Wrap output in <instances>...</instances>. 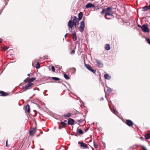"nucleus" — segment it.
Segmentation results:
<instances>
[{"mask_svg":"<svg viewBox=\"0 0 150 150\" xmlns=\"http://www.w3.org/2000/svg\"><path fill=\"white\" fill-rule=\"evenodd\" d=\"M79 23L78 21V18L75 16L74 17L73 20H70L68 22V25L69 28L71 29L73 27V25H74L76 28H77L78 26Z\"/></svg>","mask_w":150,"mask_h":150,"instance_id":"obj_1","label":"nucleus"},{"mask_svg":"<svg viewBox=\"0 0 150 150\" xmlns=\"http://www.w3.org/2000/svg\"><path fill=\"white\" fill-rule=\"evenodd\" d=\"M85 27L84 25V21H82L80 23V26L79 27V30L81 32H83Z\"/></svg>","mask_w":150,"mask_h":150,"instance_id":"obj_2","label":"nucleus"},{"mask_svg":"<svg viewBox=\"0 0 150 150\" xmlns=\"http://www.w3.org/2000/svg\"><path fill=\"white\" fill-rule=\"evenodd\" d=\"M110 10L106 11L105 13V17L107 19H110V18L107 17V16H111L113 14L112 12Z\"/></svg>","mask_w":150,"mask_h":150,"instance_id":"obj_3","label":"nucleus"},{"mask_svg":"<svg viewBox=\"0 0 150 150\" xmlns=\"http://www.w3.org/2000/svg\"><path fill=\"white\" fill-rule=\"evenodd\" d=\"M142 31L144 33H149V30L147 26L145 24L142 25Z\"/></svg>","mask_w":150,"mask_h":150,"instance_id":"obj_4","label":"nucleus"},{"mask_svg":"<svg viewBox=\"0 0 150 150\" xmlns=\"http://www.w3.org/2000/svg\"><path fill=\"white\" fill-rule=\"evenodd\" d=\"M79 144H80V147H83V149H88V146L87 144L83 142H79Z\"/></svg>","mask_w":150,"mask_h":150,"instance_id":"obj_5","label":"nucleus"},{"mask_svg":"<svg viewBox=\"0 0 150 150\" xmlns=\"http://www.w3.org/2000/svg\"><path fill=\"white\" fill-rule=\"evenodd\" d=\"M33 83H28L25 86H23V89L24 91H26L29 89V88L31 86L33 85Z\"/></svg>","mask_w":150,"mask_h":150,"instance_id":"obj_6","label":"nucleus"},{"mask_svg":"<svg viewBox=\"0 0 150 150\" xmlns=\"http://www.w3.org/2000/svg\"><path fill=\"white\" fill-rule=\"evenodd\" d=\"M36 131V129L33 127L30 129L29 131V134L31 135H33L35 134Z\"/></svg>","mask_w":150,"mask_h":150,"instance_id":"obj_7","label":"nucleus"},{"mask_svg":"<svg viewBox=\"0 0 150 150\" xmlns=\"http://www.w3.org/2000/svg\"><path fill=\"white\" fill-rule=\"evenodd\" d=\"M85 66L86 67L89 71H91L93 73H95L96 71L92 69L91 67L88 65L86 64Z\"/></svg>","mask_w":150,"mask_h":150,"instance_id":"obj_8","label":"nucleus"},{"mask_svg":"<svg viewBox=\"0 0 150 150\" xmlns=\"http://www.w3.org/2000/svg\"><path fill=\"white\" fill-rule=\"evenodd\" d=\"M74 120L71 118H69L68 119V124L69 125H73L74 124Z\"/></svg>","mask_w":150,"mask_h":150,"instance_id":"obj_9","label":"nucleus"},{"mask_svg":"<svg viewBox=\"0 0 150 150\" xmlns=\"http://www.w3.org/2000/svg\"><path fill=\"white\" fill-rule=\"evenodd\" d=\"M126 123L129 126H131L133 125V123L132 121L130 120H127Z\"/></svg>","mask_w":150,"mask_h":150,"instance_id":"obj_10","label":"nucleus"},{"mask_svg":"<svg viewBox=\"0 0 150 150\" xmlns=\"http://www.w3.org/2000/svg\"><path fill=\"white\" fill-rule=\"evenodd\" d=\"M86 8H87L91 7H94V6L91 3H88L86 5Z\"/></svg>","mask_w":150,"mask_h":150,"instance_id":"obj_11","label":"nucleus"},{"mask_svg":"<svg viewBox=\"0 0 150 150\" xmlns=\"http://www.w3.org/2000/svg\"><path fill=\"white\" fill-rule=\"evenodd\" d=\"M112 8H111V7H108L107 8L104 9L100 13L102 15L105 12H106V11L110 10L111 9H112Z\"/></svg>","mask_w":150,"mask_h":150,"instance_id":"obj_12","label":"nucleus"},{"mask_svg":"<svg viewBox=\"0 0 150 150\" xmlns=\"http://www.w3.org/2000/svg\"><path fill=\"white\" fill-rule=\"evenodd\" d=\"M24 110L26 112H29L30 111L29 105L28 104L25 107Z\"/></svg>","mask_w":150,"mask_h":150,"instance_id":"obj_13","label":"nucleus"},{"mask_svg":"<svg viewBox=\"0 0 150 150\" xmlns=\"http://www.w3.org/2000/svg\"><path fill=\"white\" fill-rule=\"evenodd\" d=\"M82 12H80L78 14V22L82 19Z\"/></svg>","mask_w":150,"mask_h":150,"instance_id":"obj_14","label":"nucleus"},{"mask_svg":"<svg viewBox=\"0 0 150 150\" xmlns=\"http://www.w3.org/2000/svg\"><path fill=\"white\" fill-rule=\"evenodd\" d=\"M72 33L73 35V40L75 41L76 40V33L74 32H72Z\"/></svg>","mask_w":150,"mask_h":150,"instance_id":"obj_15","label":"nucleus"},{"mask_svg":"<svg viewBox=\"0 0 150 150\" xmlns=\"http://www.w3.org/2000/svg\"><path fill=\"white\" fill-rule=\"evenodd\" d=\"M97 65L100 67H102L103 66V64L101 62L98 60H97L96 61Z\"/></svg>","mask_w":150,"mask_h":150,"instance_id":"obj_16","label":"nucleus"},{"mask_svg":"<svg viewBox=\"0 0 150 150\" xmlns=\"http://www.w3.org/2000/svg\"><path fill=\"white\" fill-rule=\"evenodd\" d=\"M104 78L105 79L110 80L111 78V76L108 74L104 75Z\"/></svg>","mask_w":150,"mask_h":150,"instance_id":"obj_17","label":"nucleus"},{"mask_svg":"<svg viewBox=\"0 0 150 150\" xmlns=\"http://www.w3.org/2000/svg\"><path fill=\"white\" fill-rule=\"evenodd\" d=\"M105 47L107 50H109L110 49V46L108 44H106L105 46Z\"/></svg>","mask_w":150,"mask_h":150,"instance_id":"obj_18","label":"nucleus"},{"mask_svg":"<svg viewBox=\"0 0 150 150\" xmlns=\"http://www.w3.org/2000/svg\"><path fill=\"white\" fill-rule=\"evenodd\" d=\"M0 93L1 94V96H6L8 95L7 93L2 91H0Z\"/></svg>","mask_w":150,"mask_h":150,"instance_id":"obj_19","label":"nucleus"},{"mask_svg":"<svg viewBox=\"0 0 150 150\" xmlns=\"http://www.w3.org/2000/svg\"><path fill=\"white\" fill-rule=\"evenodd\" d=\"M63 116L66 117H69L71 116V113L69 112H68L66 114L63 115Z\"/></svg>","mask_w":150,"mask_h":150,"instance_id":"obj_20","label":"nucleus"},{"mask_svg":"<svg viewBox=\"0 0 150 150\" xmlns=\"http://www.w3.org/2000/svg\"><path fill=\"white\" fill-rule=\"evenodd\" d=\"M145 137L146 139H149L150 138V134H147L145 135Z\"/></svg>","mask_w":150,"mask_h":150,"instance_id":"obj_21","label":"nucleus"},{"mask_svg":"<svg viewBox=\"0 0 150 150\" xmlns=\"http://www.w3.org/2000/svg\"><path fill=\"white\" fill-rule=\"evenodd\" d=\"M142 8L143 10V11H147L148 10H149L147 6H145Z\"/></svg>","mask_w":150,"mask_h":150,"instance_id":"obj_22","label":"nucleus"},{"mask_svg":"<svg viewBox=\"0 0 150 150\" xmlns=\"http://www.w3.org/2000/svg\"><path fill=\"white\" fill-rule=\"evenodd\" d=\"M35 79V78H31L30 79H29V81L30 82L29 83H31V82L33 81H34Z\"/></svg>","mask_w":150,"mask_h":150,"instance_id":"obj_23","label":"nucleus"},{"mask_svg":"<svg viewBox=\"0 0 150 150\" xmlns=\"http://www.w3.org/2000/svg\"><path fill=\"white\" fill-rule=\"evenodd\" d=\"M112 91V90L109 87H108L107 90V93H108V94H109V93L111 92Z\"/></svg>","mask_w":150,"mask_h":150,"instance_id":"obj_24","label":"nucleus"},{"mask_svg":"<svg viewBox=\"0 0 150 150\" xmlns=\"http://www.w3.org/2000/svg\"><path fill=\"white\" fill-rule=\"evenodd\" d=\"M77 131L80 134H81L83 133V132L82 130L80 129H77Z\"/></svg>","mask_w":150,"mask_h":150,"instance_id":"obj_25","label":"nucleus"},{"mask_svg":"<svg viewBox=\"0 0 150 150\" xmlns=\"http://www.w3.org/2000/svg\"><path fill=\"white\" fill-rule=\"evenodd\" d=\"M52 79L55 81H59L60 80L59 78L56 77H52Z\"/></svg>","mask_w":150,"mask_h":150,"instance_id":"obj_26","label":"nucleus"},{"mask_svg":"<svg viewBox=\"0 0 150 150\" xmlns=\"http://www.w3.org/2000/svg\"><path fill=\"white\" fill-rule=\"evenodd\" d=\"M64 76L65 78L67 80H68L69 79V78L68 76L65 74H64Z\"/></svg>","mask_w":150,"mask_h":150,"instance_id":"obj_27","label":"nucleus"},{"mask_svg":"<svg viewBox=\"0 0 150 150\" xmlns=\"http://www.w3.org/2000/svg\"><path fill=\"white\" fill-rule=\"evenodd\" d=\"M60 125L62 126V127H64L65 125V123L63 122H61L60 123Z\"/></svg>","mask_w":150,"mask_h":150,"instance_id":"obj_28","label":"nucleus"},{"mask_svg":"<svg viewBox=\"0 0 150 150\" xmlns=\"http://www.w3.org/2000/svg\"><path fill=\"white\" fill-rule=\"evenodd\" d=\"M40 67V64L39 62H37L36 64V68L37 69H39Z\"/></svg>","mask_w":150,"mask_h":150,"instance_id":"obj_29","label":"nucleus"},{"mask_svg":"<svg viewBox=\"0 0 150 150\" xmlns=\"http://www.w3.org/2000/svg\"><path fill=\"white\" fill-rule=\"evenodd\" d=\"M114 113L117 115L118 114V112L115 109H113Z\"/></svg>","mask_w":150,"mask_h":150,"instance_id":"obj_30","label":"nucleus"},{"mask_svg":"<svg viewBox=\"0 0 150 150\" xmlns=\"http://www.w3.org/2000/svg\"><path fill=\"white\" fill-rule=\"evenodd\" d=\"M146 40L148 44L150 45V39L149 38H147L146 39Z\"/></svg>","mask_w":150,"mask_h":150,"instance_id":"obj_31","label":"nucleus"},{"mask_svg":"<svg viewBox=\"0 0 150 150\" xmlns=\"http://www.w3.org/2000/svg\"><path fill=\"white\" fill-rule=\"evenodd\" d=\"M51 69L52 71L53 72H55V69L54 67L53 66H52L51 67Z\"/></svg>","mask_w":150,"mask_h":150,"instance_id":"obj_32","label":"nucleus"},{"mask_svg":"<svg viewBox=\"0 0 150 150\" xmlns=\"http://www.w3.org/2000/svg\"><path fill=\"white\" fill-rule=\"evenodd\" d=\"M56 67L58 68L59 70L61 69L62 67L61 66L59 65H57Z\"/></svg>","mask_w":150,"mask_h":150,"instance_id":"obj_33","label":"nucleus"},{"mask_svg":"<svg viewBox=\"0 0 150 150\" xmlns=\"http://www.w3.org/2000/svg\"><path fill=\"white\" fill-rule=\"evenodd\" d=\"M75 53V51L74 50H72L71 52V54H74Z\"/></svg>","mask_w":150,"mask_h":150,"instance_id":"obj_34","label":"nucleus"},{"mask_svg":"<svg viewBox=\"0 0 150 150\" xmlns=\"http://www.w3.org/2000/svg\"><path fill=\"white\" fill-rule=\"evenodd\" d=\"M76 69L74 68H73V73H75V72H76Z\"/></svg>","mask_w":150,"mask_h":150,"instance_id":"obj_35","label":"nucleus"},{"mask_svg":"<svg viewBox=\"0 0 150 150\" xmlns=\"http://www.w3.org/2000/svg\"><path fill=\"white\" fill-rule=\"evenodd\" d=\"M142 149L143 150H147L146 148L144 146H142Z\"/></svg>","mask_w":150,"mask_h":150,"instance_id":"obj_36","label":"nucleus"},{"mask_svg":"<svg viewBox=\"0 0 150 150\" xmlns=\"http://www.w3.org/2000/svg\"><path fill=\"white\" fill-rule=\"evenodd\" d=\"M7 142H8V140H7L6 141V146L7 147H8L9 146V145L8 144Z\"/></svg>","mask_w":150,"mask_h":150,"instance_id":"obj_37","label":"nucleus"},{"mask_svg":"<svg viewBox=\"0 0 150 150\" xmlns=\"http://www.w3.org/2000/svg\"><path fill=\"white\" fill-rule=\"evenodd\" d=\"M138 27L139 28H141V29L142 28V26H141L140 25L138 24L137 25Z\"/></svg>","mask_w":150,"mask_h":150,"instance_id":"obj_38","label":"nucleus"},{"mask_svg":"<svg viewBox=\"0 0 150 150\" xmlns=\"http://www.w3.org/2000/svg\"><path fill=\"white\" fill-rule=\"evenodd\" d=\"M78 121L79 122H81V123H82L83 122V121L81 120H79Z\"/></svg>","mask_w":150,"mask_h":150,"instance_id":"obj_39","label":"nucleus"},{"mask_svg":"<svg viewBox=\"0 0 150 150\" xmlns=\"http://www.w3.org/2000/svg\"><path fill=\"white\" fill-rule=\"evenodd\" d=\"M62 127H62V126L61 125H60L59 127V129H61Z\"/></svg>","mask_w":150,"mask_h":150,"instance_id":"obj_40","label":"nucleus"},{"mask_svg":"<svg viewBox=\"0 0 150 150\" xmlns=\"http://www.w3.org/2000/svg\"><path fill=\"white\" fill-rule=\"evenodd\" d=\"M2 39L0 38V43L2 42Z\"/></svg>","mask_w":150,"mask_h":150,"instance_id":"obj_41","label":"nucleus"},{"mask_svg":"<svg viewBox=\"0 0 150 150\" xmlns=\"http://www.w3.org/2000/svg\"><path fill=\"white\" fill-rule=\"evenodd\" d=\"M140 138L142 140H143L144 139V138L143 137H141Z\"/></svg>","mask_w":150,"mask_h":150,"instance_id":"obj_42","label":"nucleus"},{"mask_svg":"<svg viewBox=\"0 0 150 150\" xmlns=\"http://www.w3.org/2000/svg\"><path fill=\"white\" fill-rule=\"evenodd\" d=\"M94 146L95 148H97V145H96L95 144L94 145Z\"/></svg>","mask_w":150,"mask_h":150,"instance_id":"obj_43","label":"nucleus"},{"mask_svg":"<svg viewBox=\"0 0 150 150\" xmlns=\"http://www.w3.org/2000/svg\"><path fill=\"white\" fill-rule=\"evenodd\" d=\"M67 34H66L65 35V36H64V37H65V38H66V37H67Z\"/></svg>","mask_w":150,"mask_h":150,"instance_id":"obj_44","label":"nucleus"},{"mask_svg":"<svg viewBox=\"0 0 150 150\" xmlns=\"http://www.w3.org/2000/svg\"><path fill=\"white\" fill-rule=\"evenodd\" d=\"M103 99H103V98L102 97V98H101L100 100H103Z\"/></svg>","mask_w":150,"mask_h":150,"instance_id":"obj_45","label":"nucleus"},{"mask_svg":"<svg viewBox=\"0 0 150 150\" xmlns=\"http://www.w3.org/2000/svg\"><path fill=\"white\" fill-rule=\"evenodd\" d=\"M27 75L28 76H30V74H28Z\"/></svg>","mask_w":150,"mask_h":150,"instance_id":"obj_46","label":"nucleus"},{"mask_svg":"<svg viewBox=\"0 0 150 150\" xmlns=\"http://www.w3.org/2000/svg\"><path fill=\"white\" fill-rule=\"evenodd\" d=\"M8 49V48H5V50H6Z\"/></svg>","mask_w":150,"mask_h":150,"instance_id":"obj_47","label":"nucleus"},{"mask_svg":"<svg viewBox=\"0 0 150 150\" xmlns=\"http://www.w3.org/2000/svg\"><path fill=\"white\" fill-rule=\"evenodd\" d=\"M25 80H26V79L25 80H24V82L25 81Z\"/></svg>","mask_w":150,"mask_h":150,"instance_id":"obj_48","label":"nucleus"},{"mask_svg":"<svg viewBox=\"0 0 150 150\" xmlns=\"http://www.w3.org/2000/svg\"><path fill=\"white\" fill-rule=\"evenodd\" d=\"M71 18L72 19V16H71Z\"/></svg>","mask_w":150,"mask_h":150,"instance_id":"obj_49","label":"nucleus"},{"mask_svg":"<svg viewBox=\"0 0 150 150\" xmlns=\"http://www.w3.org/2000/svg\"><path fill=\"white\" fill-rule=\"evenodd\" d=\"M40 150H43L42 149H41Z\"/></svg>","mask_w":150,"mask_h":150,"instance_id":"obj_50","label":"nucleus"},{"mask_svg":"<svg viewBox=\"0 0 150 150\" xmlns=\"http://www.w3.org/2000/svg\"><path fill=\"white\" fill-rule=\"evenodd\" d=\"M105 97L107 98V96H106V95H105Z\"/></svg>","mask_w":150,"mask_h":150,"instance_id":"obj_51","label":"nucleus"}]
</instances>
